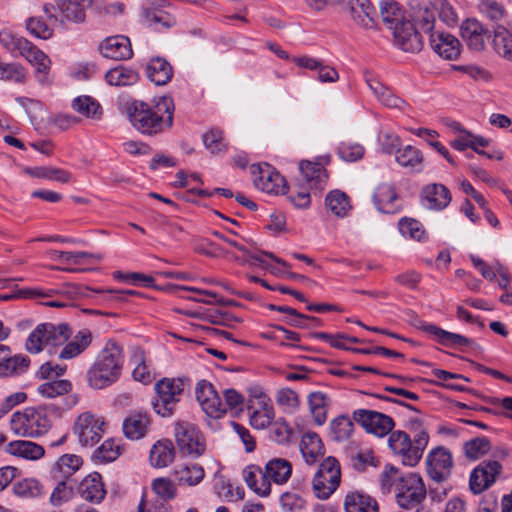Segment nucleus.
Listing matches in <instances>:
<instances>
[{
	"label": "nucleus",
	"mask_w": 512,
	"mask_h": 512,
	"mask_svg": "<svg viewBox=\"0 0 512 512\" xmlns=\"http://www.w3.org/2000/svg\"><path fill=\"white\" fill-rule=\"evenodd\" d=\"M89 330H80L70 342H66L58 353L60 359H72L81 354L91 343Z\"/></svg>",
	"instance_id": "34"
},
{
	"label": "nucleus",
	"mask_w": 512,
	"mask_h": 512,
	"mask_svg": "<svg viewBox=\"0 0 512 512\" xmlns=\"http://www.w3.org/2000/svg\"><path fill=\"white\" fill-rule=\"evenodd\" d=\"M74 497L73 486L67 481L61 480L51 492L49 502L53 507H60L68 503Z\"/></svg>",
	"instance_id": "55"
},
{
	"label": "nucleus",
	"mask_w": 512,
	"mask_h": 512,
	"mask_svg": "<svg viewBox=\"0 0 512 512\" xmlns=\"http://www.w3.org/2000/svg\"><path fill=\"white\" fill-rule=\"evenodd\" d=\"M429 41L432 49L444 59L454 60L460 55V42L449 33H431Z\"/></svg>",
	"instance_id": "23"
},
{
	"label": "nucleus",
	"mask_w": 512,
	"mask_h": 512,
	"mask_svg": "<svg viewBox=\"0 0 512 512\" xmlns=\"http://www.w3.org/2000/svg\"><path fill=\"white\" fill-rule=\"evenodd\" d=\"M341 480L339 462L334 457H327L314 475L312 485L317 498L327 499L337 489Z\"/></svg>",
	"instance_id": "8"
},
{
	"label": "nucleus",
	"mask_w": 512,
	"mask_h": 512,
	"mask_svg": "<svg viewBox=\"0 0 512 512\" xmlns=\"http://www.w3.org/2000/svg\"><path fill=\"white\" fill-rule=\"evenodd\" d=\"M172 75V66L163 58H154L147 66V76L156 85L167 84L171 80Z\"/></svg>",
	"instance_id": "41"
},
{
	"label": "nucleus",
	"mask_w": 512,
	"mask_h": 512,
	"mask_svg": "<svg viewBox=\"0 0 512 512\" xmlns=\"http://www.w3.org/2000/svg\"><path fill=\"white\" fill-rule=\"evenodd\" d=\"M71 390V383L68 380L61 379L45 382L37 387V393L46 399H53L64 395Z\"/></svg>",
	"instance_id": "52"
},
{
	"label": "nucleus",
	"mask_w": 512,
	"mask_h": 512,
	"mask_svg": "<svg viewBox=\"0 0 512 512\" xmlns=\"http://www.w3.org/2000/svg\"><path fill=\"white\" fill-rule=\"evenodd\" d=\"M12 491L19 498L31 500L44 496L45 487L40 480L28 477L17 481Z\"/></svg>",
	"instance_id": "36"
},
{
	"label": "nucleus",
	"mask_w": 512,
	"mask_h": 512,
	"mask_svg": "<svg viewBox=\"0 0 512 512\" xmlns=\"http://www.w3.org/2000/svg\"><path fill=\"white\" fill-rule=\"evenodd\" d=\"M308 404L310 412L319 425L323 424L327 418V410L329 405V398L323 392H313L308 397Z\"/></svg>",
	"instance_id": "46"
},
{
	"label": "nucleus",
	"mask_w": 512,
	"mask_h": 512,
	"mask_svg": "<svg viewBox=\"0 0 512 512\" xmlns=\"http://www.w3.org/2000/svg\"><path fill=\"white\" fill-rule=\"evenodd\" d=\"M243 478L247 486L259 496H268L271 492V481L266 477L265 468L249 465L243 470Z\"/></svg>",
	"instance_id": "26"
},
{
	"label": "nucleus",
	"mask_w": 512,
	"mask_h": 512,
	"mask_svg": "<svg viewBox=\"0 0 512 512\" xmlns=\"http://www.w3.org/2000/svg\"><path fill=\"white\" fill-rule=\"evenodd\" d=\"M144 23L150 27H157L162 25L165 28H169L174 25V19L167 13L152 8H146L143 10Z\"/></svg>",
	"instance_id": "61"
},
{
	"label": "nucleus",
	"mask_w": 512,
	"mask_h": 512,
	"mask_svg": "<svg viewBox=\"0 0 512 512\" xmlns=\"http://www.w3.org/2000/svg\"><path fill=\"white\" fill-rule=\"evenodd\" d=\"M345 512H378L377 502L368 494L351 491L344 499Z\"/></svg>",
	"instance_id": "32"
},
{
	"label": "nucleus",
	"mask_w": 512,
	"mask_h": 512,
	"mask_svg": "<svg viewBox=\"0 0 512 512\" xmlns=\"http://www.w3.org/2000/svg\"><path fill=\"white\" fill-rule=\"evenodd\" d=\"M73 109L88 118H99L101 115L99 103L90 96H80L74 99Z\"/></svg>",
	"instance_id": "56"
},
{
	"label": "nucleus",
	"mask_w": 512,
	"mask_h": 512,
	"mask_svg": "<svg viewBox=\"0 0 512 512\" xmlns=\"http://www.w3.org/2000/svg\"><path fill=\"white\" fill-rule=\"evenodd\" d=\"M353 419L368 433L374 434L378 437H384L391 433L395 425L394 420L390 416L367 409L354 411Z\"/></svg>",
	"instance_id": "13"
},
{
	"label": "nucleus",
	"mask_w": 512,
	"mask_h": 512,
	"mask_svg": "<svg viewBox=\"0 0 512 512\" xmlns=\"http://www.w3.org/2000/svg\"><path fill=\"white\" fill-rule=\"evenodd\" d=\"M426 466L429 477L437 483H442L451 475L452 455L445 448L437 447L427 455Z\"/></svg>",
	"instance_id": "16"
},
{
	"label": "nucleus",
	"mask_w": 512,
	"mask_h": 512,
	"mask_svg": "<svg viewBox=\"0 0 512 512\" xmlns=\"http://www.w3.org/2000/svg\"><path fill=\"white\" fill-rule=\"evenodd\" d=\"M5 452L24 460L36 461L44 456V448L32 441L15 440L5 446Z\"/></svg>",
	"instance_id": "28"
},
{
	"label": "nucleus",
	"mask_w": 512,
	"mask_h": 512,
	"mask_svg": "<svg viewBox=\"0 0 512 512\" xmlns=\"http://www.w3.org/2000/svg\"><path fill=\"white\" fill-rule=\"evenodd\" d=\"M82 465V459L74 454L61 456L54 464L52 471L58 472L64 478L73 475Z\"/></svg>",
	"instance_id": "51"
},
{
	"label": "nucleus",
	"mask_w": 512,
	"mask_h": 512,
	"mask_svg": "<svg viewBox=\"0 0 512 512\" xmlns=\"http://www.w3.org/2000/svg\"><path fill=\"white\" fill-rule=\"evenodd\" d=\"M179 450L192 457H199L205 451V441L201 432L191 423H177L174 428Z\"/></svg>",
	"instance_id": "10"
},
{
	"label": "nucleus",
	"mask_w": 512,
	"mask_h": 512,
	"mask_svg": "<svg viewBox=\"0 0 512 512\" xmlns=\"http://www.w3.org/2000/svg\"><path fill=\"white\" fill-rule=\"evenodd\" d=\"M24 172L34 178L46 179L60 183H68L72 178L70 172L52 166L26 167Z\"/></svg>",
	"instance_id": "42"
},
{
	"label": "nucleus",
	"mask_w": 512,
	"mask_h": 512,
	"mask_svg": "<svg viewBox=\"0 0 512 512\" xmlns=\"http://www.w3.org/2000/svg\"><path fill=\"white\" fill-rule=\"evenodd\" d=\"M54 11L59 14L57 20L62 26L80 24L85 21L86 10L92 6L94 0H54Z\"/></svg>",
	"instance_id": "14"
},
{
	"label": "nucleus",
	"mask_w": 512,
	"mask_h": 512,
	"mask_svg": "<svg viewBox=\"0 0 512 512\" xmlns=\"http://www.w3.org/2000/svg\"><path fill=\"white\" fill-rule=\"evenodd\" d=\"M478 10L483 16L495 22L504 19L506 16L504 6L496 0H480Z\"/></svg>",
	"instance_id": "58"
},
{
	"label": "nucleus",
	"mask_w": 512,
	"mask_h": 512,
	"mask_svg": "<svg viewBox=\"0 0 512 512\" xmlns=\"http://www.w3.org/2000/svg\"><path fill=\"white\" fill-rule=\"evenodd\" d=\"M367 84L377 99L389 108L403 110L407 104L404 100L396 96L388 87L377 80L367 79Z\"/></svg>",
	"instance_id": "39"
},
{
	"label": "nucleus",
	"mask_w": 512,
	"mask_h": 512,
	"mask_svg": "<svg viewBox=\"0 0 512 512\" xmlns=\"http://www.w3.org/2000/svg\"><path fill=\"white\" fill-rule=\"evenodd\" d=\"M105 428L106 422L101 415L85 411L76 418L73 433L81 446L93 447L103 437Z\"/></svg>",
	"instance_id": "7"
},
{
	"label": "nucleus",
	"mask_w": 512,
	"mask_h": 512,
	"mask_svg": "<svg viewBox=\"0 0 512 512\" xmlns=\"http://www.w3.org/2000/svg\"><path fill=\"white\" fill-rule=\"evenodd\" d=\"M330 161L329 156L319 158L317 161L303 160L299 164V170L303 177L304 185L313 193H321L328 182V174L325 169Z\"/></svg>",
	"instance_id": "12"
},
{
	"label": "nucleus",
	"mask_w": 512,
	"mask_h": 512,
	"mask_svg": "<svg viewBox=\"0 0 512 512\" xmlns=\"http://www.w3.org/2000/svg\"><path fill=\"white\" fill-rule=\"evenodd\" d=\"M120 454L121 446L114 439H107L93 452V459L100 463H109L115 461Z\"/></svg>",
	"instance_id": "50"
},
{
	"label": "nucleus",
	"mask_w": 512,
	"mask_h": 512,
	"mask_svg": "<svg viewBox=\"0 0 512 512\" xmlns=\"http://www.w3.org/2000/svg\"><path fill=\"white\" fill-rule=\"evenodd\" d=\"M150 426V417L144 412H134L123 421V433L130 440L143 438Z\"/></svg>",
	"instance_id": "30"
},
{
	"label": "nucleus",
	"mask_w": 512,
	"mask_h": 512,
	"mask_svg": "<svg viewBox=\"0 0 512 512\" xmlns=\"http://www.w3.org/2000/svg\"><path fill=\"white\" fill-rule=\"evenodd\" d=\"M250 169L256 189L272 195L285 192V179L269 164L252 165Z\"/></svg>",
	"instance_id": "11"
},
{
	"label": "nucleus",
	"mask_w": 512,
	"mask_h": 512,
	"mask_svg": "<svg viewBox=\"0 0 512 512\" xmlns=\"http://www.w3.org/2000/svg\"><path fill=\"white\" fill-rule=\"evenodd\" d=\"M100 53L108 59L127 60L133 52L130 40L121 35L107 37L99 45Z\"/></svg>",
	"instance_id": "20"
},
{
	"label": "nucleus",
	"mask_w": 512,
	"mask_h": 512,
	"mask_svg": "<svg viewBox=\"0 0 512 512\" xmlns=\"http://www.w3.org/2000/svg\"><path fill=\"white\" fill-rule=\"evenodd\" d=\"M429 6L448 26L456 24L457 14L447 0H429Z\"/></svg>",
	"instance_id": "59"
},
{
	"label": "nucleus",
	"mask_w": 512,
	"mask_h": 512,
	"mask_svg": "<svg viewBox=\"0 0 512 512\" xmlns=\"http://www.w3.org/2000/svg\"><path fill=\"white\" fill-rule=\"evenodd\" d=\"M349 13L352 21L365 29L376 26L378 14L370 0H349Z\"/></svg>",
	"instance_id": "19"
},
{
	"label": "nucleus",
	"mask_w": 512,
	"mask_h": 512,
	"mask_svg": "<svg viewBox=\"0 0 512 512\" xmlns=\"http://www.w3.org/2000/svg\"><path fill=\"white\" fill-rule=\"evenodd\" d=\"M425 497L426 488L418 474H404L395 484V498L402 508H413L420 504Z\"/></svg>",
	"instance_id": "9"
},
{
	"label": "nucleus",
	"mask_w": 512,
	"mask_h": 512,
	"mask_svg": "<svg viewBox=\"0 0 512 512\" xmlns=\"http://www.w3.org/2000/svg\"><path fill=\"white\" fill-rule=\"evenodd\" d=\"M423 205L433 211L445 209L451 202V193L449 189L442 184L426 185L421 191Z\"/></svg>",
	"instance_id": "21"
},
{
	"label": "nucleus",
	"mask_w": 512,
	"mask_h": 512,
	"mask_svg": "<svg viewBox=\"0 0 512 512\" xmlns=\"http://www.w3.org/2000/svg\"><path fill=\"white\" fill-rule=\"evenodd\" d=\"M421 328L426 333L433 335L440 344L445 346L460 347L475 345L473 340L460 334L448 332L433 324H425L422 325Z\"/></svg>",
	"instance_id": "31"
},
{
	"label": "nucleus",
	"mask_w": 512,
	"mask_h": 512,
	"mask_svg": "<svg viewBox=\"0 0 512 512\" xmlns=\"http://www.w3.org/2000/svg\"><path fill=\"white\" fill-rule=\"evenodd\" d=\"M430 6L424 5L420 6L415 12H414V20L416 24L420 27V29L428 34L430 36L433 32L434 28V22H435V16L434 11L430 10Z\"/></svg>",
	"instance_id": "63"
},
{
	"label": "nucleus",
	"mask_w": 512,
	"mask_h": 512,
	"mask_svg": "<svg viewBox=\"0 0 512 512\" xmlns=\"http://www.w3.org/2000/svg\"><path fill=\"white\" fill-rule=\"evenodd\" d=\"M29 365V359L26 356L17 355L10 357L9 355L0 362V376H8L20 373Z\"/></svg>",
	"instance_id": "57"
},
{
	"label": "nucleus",
	"mask_w": 512,
	"mask_h": 512,
	"mask_svg": "<svg viewBox=\"0 0 512 512\" xmlns=\"http://www.w3.org/2000/svg\"><path fill=\"white\" fill-rule=\"evenodd\" d=\"M133 362L135 364L132 372L133 378L144 384L150 383L153 380V375L146 365L144 352L142 350L134 353Z\"/></svg>",
	"instance_id": "60"
},
{
	"label": "nucleus",
	"mask_w": 512,
	"mask_h": 512,
	"mask_svg": "<svg viewBox=\"0 0 512 512\" xmlns=\"http://www.w3.org/2000/svg\"><path fill=\"white\" fill-rule=\"evenodd\" d=\"M429 442V435L421 431L413 436L402 430L390 433L388 446L394 455L398 456L403 465L414 467L422 458L423 452Z\"/></svg>",
	"instance_id": "3"
},
{
	"label": "nucleus",
	"mask_w": 512,
	"mask_h": 512,
	"mask_svg": "<svg viewBox=\"0 0 512 512\" xmlns=\"http://www.w3.org/2000/svg\"><path fill=\"white\" fill-rule=\"evenodd\" d=\"M184 388L185 381L179 378H163L158 381L155 384L157 398L152 402L154 411L162 417L172 416Z\"/></svg>",
	"instance_id": "6"
},
{
	"label": "nucleus",
	"mask_w": 512,
	"mask_h": 512,
	"mask_svg": "<svg viewBox=\"0 0 512 512\" xmlns=\"http://www.w3.org/2000/svg\"><path fill=\"white\" fill-rule=\"evenodd\" d=\"M19 57H23L35 67V75L39 83L46 84L49 82L48 73L51 60L43 51L29 41L27 47L23 50V54H20Z\"/></svg>",
	"instance_id": "22"
},
{
	"label": "nucleus",
	"mask_w": 512,
	"mask_h": 512,
	"mask_svg": "<svg viewBox=\"0 0 512 512\" xmlns=\"http://www.w3.org/2000/svg\"><path fill=\"white\" fill-rule=\"evenodd\" d=\"M79 492L84 500L101 503L106 495L101 475L97 472L87 475L79 485Z\"/></svg>",
	"instance_id": "27"
},
{
	"label": "nucleus",
	"mask_w": 512,
	"mask_h": 512,
	"mask_svg": "<svg viewBox=\"0 0 512 512\" xmlns=\"http://www.w3.org/2000/svg\"><path fill=\"white\" fill-rule=\"evenodd\" d=\"M71 328L65 324L54 325L45 323L38 325L26 341V349L30 353H39L48 348L50 354H57V348L62 347L71 336Z\"/></svg>",
	"instance_id": "5"
},
{
	"label": "nucleus",
	"mask_w": 512,
	"mask_h": 512,
	"mask_svg": "<svg viewBox=\"0 0 512 512\" xmlns=\"http://www.w3.org/2000/svg\"><path fill=\"white\" fill-rule=\"evenodd\" d=\"M266 477L275 484L286 483L292 474L291 463L284 458H273L265 464Z\"/></svg>",
	"instance_id": "37"
},
{
	"label": "nucleus",
	"mask_w": 512,
	"mask_h": 512,
	"mask_svg": "<svg viewBox=\"0 0 512 512\" xmlns=\"http://www.w3.org/2000/svg\"><path fill=\"white\" fill-rule=\"evenodd\" d=\"M373 201L376 208L382 213L393 214L401 209L400 199L392 184L378 185L373 195Z\"/></svg>",
	"instance_id": "24"
},
{
	"label": "nucleus",
	"mask_w": 512,
	"mask_h": 512,
	"mask_svg": "<svg viewBox=\"0 0 512 512\" xmlns=\"http://www.w3.org/2000/svg\"><path fill=\"white\" fill-rule=\"evenodd\" d=\"M399 230L403 236L410 237L417 241H422L426 238V233L422 224L415 219H401L399 222Z\"/></svg>",
	"instance_id": "62"
},
{
	"label": "nucleus",
	"mask_w": 512,
	"mask_h": 512,
	"mask_svg": "<svg viewBox=\"0 0 512 512\" xmlns=\"http://www.w3.org/2000/svg\"><path fill=\"white\" fill-rule=\"evenodd\" d=\"M174 102L172 98L160 97L154 105L134 101L127 108L132 126L141 134L157 135L173 125Z\"/></svg>",
	"instance_id": "1"
},
{
	"label": "nucleus",
	"mask_w": 512,
	"mask_h": 512,
	"mask_svg": "<svg viewBox=\"0 0 512 512\" xmlns=\"http://www.w3.org/2000/svg\"><path fill=\"white\" fill-rule=\"evenodd\" d=\"M491 448V443L486 437H476L466 441L463 450L467 458L477 460L487 454Z\"/></svg>",
	"instance_id": "54"
},
{
	"label": "nucleus",
	"mask_w": 512,
	"mask_h": 512,
	"mask_svg": "<svg viewBox=\"0 0 512 512\" xmlns=\"http://www.w3.org/2000/svg\"><path fill=\"white\" fill-rule=\"evenodd\" d=\"M124 362L122 347L109 340L97 355L88 371V383L92 388L103 389L120 377Z\"/></svg>",
	"instance_id": "2"
},
{
	"label": "nucleus",
	"mask_w": 512,
	"mask_h": 512,
	"mask_svg": "<svg viewBox=\"0 0 512 512\" xmlns=\"http://www.w3.org/2000/svg\"><path fill=\"white\" fill-rule=\"evenodd\" d=\"M326 208L336 217L343 218L351 211L349 197L340 190L330 191L325 198Z\"/></svg>",
	"instance_id": "43"
},
{
	"label": "nucleus",
	"mask_w": 512,
	"mask_h": 512,
	"mask_svg": "<svg viewBox=\"0 0 512 512\" xmlns=\"http://www.w3.org/2000/svg\"><path fill=\"white\" fill-rule=\"evenodd\" d=\"M81 294L86 297H93L92 294H97L101 303L112 304L125 301L127 296L135 295L137 292L134 290H94L85 287Z\"/></svg>",
	"instance_id": "49"
},
{
	"label": "nucleus",
	"mask_w": 512,
	"mask_h": 512,
	"mask_svg": "<svg viewBox=\"0 0 512 512\" xmlns=\"http://www.w3.org/2000/svg\"><path fill=\"white\" fill-rule=\"evenodd\" d=\"M492 47L501 58L512 62V34L502 25L494 28Z\"/></svg>",
	"instance_id": "38"
},
{
	"label": "nucleus",
	"mask_w": 512,
	"mask_h": 512,
	"mask_svg": "<svg viewBox=\"0 0 512 512\" xmlns=\"http://www.w3.org/2000/svg\"><path fill=\"white\" fill-rule=\"evenodd\" d=\"M204 146L212 153L219 154L225 152L227 144L224 142L223 133L218 129H211L203 135Z\"/></svg>",
	"instance_id": "64"
},
{
	"label": "nucleus",
	"mask_w": 512,
	"mask_h": 512,
	"mask_svg": "<svg viewBox=\"0 0 512 512\" xmlns=\"http://www.w3.org/2000/svg\"><path fill=\"white\" fill-rule=\"evenodd\" d=\"M173 475L179 486L194 487L202 482L205 471L200 464L182 463L174 468Z\"/></svg>",
	"instance_id": "29"
},
{
	"label": "nucleus",
	"mask_w": 512,
	"mask_h": 512,
	"mask_svg": "<svg viewBox=\"0 0 512 512\" xmlns=\"http://www.w3.org/2000/svg\"><path fill=\"white\" fill-rule=\"evenodd\" d=\"M393 30L394 42L401 50L415 53L422 49V36L412 22L401 21Z\"/></svg>",
	"instance_id": "17"
},
{
	"label": "nucleus",
	"mask_w": 512,
	"mask_h": 512,
	"mask_svg": "<svg viewBox=\"0 0 512 512\" xmlns=\"http://www.w3.org/2000/svg\"><path fill=\"white\" fill-rule=\"evenodd\" d=\"M395 159L399 165L413 172H421L423 170V154L414 146L407 145L396 151Z\"/></svg>",
	"instance_id": "35"
},
{
	"label": "nucleus",
	"mask_w": 512,
	"mask_h": 512,
	"mask_svg": "<svg viewBox=\"0 0 512 512\" xmlns=\"http://www.w3.org/2000/svg\"><path fill=\"white\" fill-rule=\"evenodd\" d=\"M380 16L382 21L393 29L402 20V11L399 5L392 0H385L380 3Z\"/></svg>",
	"instance_id": "53"
},
{
	"label": "nucleus",
	"mask_w": 512,
	"mask_h": 512,
	"mask_svg": "<svg viewBox=\"0 0 512 512\" xmlns=\"http://www.w3.org/2000/svg\"><path fill=\"white\" fill-rule=\"evenodd\" d=\"M175 458V450L171 441H158L150 451V463L157 468L167 467Z\"/></svg>",
	"instance_id": "40"
},
{
	"label": "nucleus",
	"mask_w": 512,
	"mask_h": 512,
	"mask_svg": "<svg viewBox=\"0 0 512 512\" xmlns=\"http://www.w3.org/2000/svg\"><path fill=\"white\" fill-rule=\"evenodd\" d=\"M502 472V465L496 460L480 463L470 474L469 487L474 494H480L493 485Z\"/></svg>",
	"instance_id": "15"
},
{
	"label": "nucleus",
	"mask_w": 512,
	"mask_h": 512,
	"mask_svg": "<svg viewBox=\"0 0 512 512\" xmlns=\"http://www.w3.org/2000/svg\"><path fill=\"white\" fill-rule=\"evenodd\" d=\"M138 78L136 71L123 66L110 69L105 75L107 83L112 86L133 85L138 81Z\"/></svg>",
	"instance_id": "45"
},
{
	"label": "nucleus",
	"mask_w": 512,
	"mask_h": 512,
	"mask_svg": "<svg viewBox=\"0 0 512 512\" xmlns=\"http://www.w3.org/2000/svg\"><path fill=\"white\" fill-rule=\"evenodd\" d=\"M259 405L260 407L250 415V424L255 429H265L274 418V409L265 397L260 399Z\"/></svg>",
	"instance_id": "48"
},
{
	"label": "nucleus",
	"mask_w": 512,
	"mask_h": 512,
	"mask_svg": "<svg viewBox=\"0 0 512 512\" xmlns=\"http://www.w3.org/2000/svg\"><path fill=\"white\" fill-rule=\"evenodd\" d=\"M50 254L53 260L60 261L67 265H81L89 262L90 260H101L100 255L84 251L65 252L53 250L50 252Z\"/></svg>",
	"instance_id": "47"
},
{
	"label": "nucleus",
	"mask_w": 512,
	"mask_h": 512,
	"mask_svg": "<svg viewBox=\"0 0 512 512\" xmlns=\"http://www.w3.org/2000/svg\"><path fill=\"white\" fill-rule=\"evenodd\" d=\"M221 240H223L224 242H226L228 245L234 247L235 249H237L239 252H241V256H232V258L235 260V261H238L240 263H249L251 265H254V264H259L260 266L264 267V261L263 259L261 258L262 255H265L267 257H269L270 259H272L273 261H275L276 263L282 265L283 267H290V265L284 261L283 259H280L278 257H276L274 254L270 253V252H251L249 251L244 245L238 243L237 241L233 240V239H229L221 234H216Z\"/></svg>",
	"instance_id": "25"
},
{
	"label": "nucleus",
	"mask_w": 512,
	"mask_h": 512,
	"mask_svg": "<svg viewBox=\"0 0 512 512\" xmlns=\"http://www.w3.org/2000/svg\"><path fill=\"white\" fill-rule=\"evenodd\" d=\"M51 426V420L42 407H28L14 412L10 419L11 431L19 437H40L46 434Z\"/></svg>",
	"instance_id": "4"
},
{
	"label": "nucleus",
	"mask_w": 512,
	"mask_h": 512,
	"mask_svg": "<svg viewBox=\"0 0 512 512\" xmlns=\"http://www.w3.org/2000/svg\"><path fill=\"white\" fill-rule=\"evenodd\" d=\"M460 32L469 49L474 51H483L486 40L490 37L488 29L476 19L465 20L460 27Z\"/></svg>",
	"instance_id": "18"
},
{
	"label": "nucleus",
	"mask_w": 512,
	"mask_h": 512,
	"mask_svg": "<svg viewBox=\"0 0 512 512\" xmlns=\"http://www.w3.org/2000/svg\"><path fill=\"white\" fill-rule=\"evenodd\" d=\"M300 451L307 464H315L324 454L320 437L316 433H305L300 442Z\"/></svg>",
	"instance_id": "33"
},
{
	"label": "nucleus",
	"mask_w": 512,
	"mask_h": 512,
	"mask_svg": "<svg viewBox=\"0 0 512 512\" xmlns=\"http://www.w3.org/2000/svg\"><path fill=\"white\" fill-rule=\"evenodd\" d=\"M28 40L8 28L0 30V44L13 57H19L28 45Z\"/></svg>",
	"instance_id": "44"
}]
</instances>
